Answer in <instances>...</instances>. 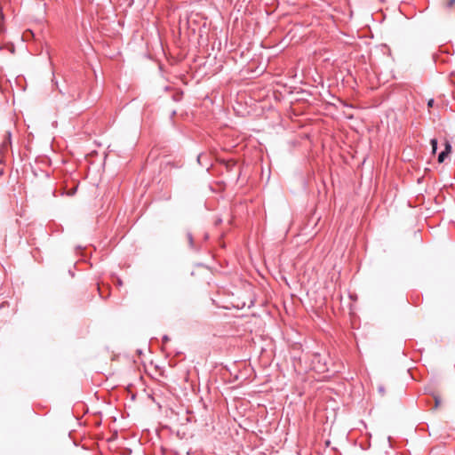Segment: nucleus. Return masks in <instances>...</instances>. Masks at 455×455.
<instances>
[{
    "label": "nucleus",
    "instance_id": "obj_6",
    "mask_svg": "<svg viewBox=\"0 0 455 455\" xmlns=\"http://www.w3.org/2000/svg\"><path fill=\"white\" fill-rule=\"evenodd\" d=\"M433 104H434V100L433 99L429 100L428 102H427V106L429 108H431V107H433Z\"/></svg>",
    "mask_w": 455,
    "mask_h": 455
},
{
    "label": "nucleus",
    "instance_id": "obj_5",
    "mask_svg": "<svg viewBox=\"0 0 455 455\" xmlns=\"http://www.w3.org/2000/svg\"><path fill=\"white\" fill-rule=\"evenodd\" d=\"M455 4V0H447L446 6L447 7H452Z\"/></svg>",
    "mask_w": 455,
    "mask_h": 455
},
{
    "label": "nucleus",
    "instance_id": "obj_8",
    "mask_svg": "<svg viewBox=\"0 0 455 455\" xmlns=\"http://www.w3.org/2000/svg\"><path fill=\"white\" fill-rule=\"evenodd\" d=\"M6 146H7V142L4 141L2 147L6 148Z\"/></svg>",
    "mask_w": 455,
    "mask_h": 455
},
{
    "label": "nucleus",
    "instance_id": "obj_7",
    "mask_svg": "<svg viewBox=\"0 0 455 455\" xmlns=\"http://www.w3.org/2000/svg\"><path fill=\"white\" fill-rule=\"evenodd\" d=\"M6 138L8 140V142L10 141V139H11V133L10 132H7L6 133Z\"/></svg>",
    "mask_w": 455,
    "mask_h": 455
},
{
    "label": "nucleus",
    "instance_id": "obj_4",
    "mask_svg": "<svg viewBox=\"0 0 455 455\" xmlns=\"http://www.w3.org/2000/svg\"><path fill=\"white\" fill-rule=\"evenodd\" d=\"M431 145H432V148H433V152L435 153V150H436V146H437V141H436V140H435V139H434V140H431Z\"/></svg>",
    "mask_w": 455,
    "mask_h": 455
},
{
    "label": "nucleus",
    "instance_id": "obj_1",
    "mask_svg": "<svg viewBox=\"0 0 455 455\" xmlns=\"http://www.w3.org/2000/svg\"><path fill=\"white\" fill-rule=\"evenodd\" d=\"M185 237H186V239L188 241V246L190 248H192L193 247V235H192V234L189 233V232H187L186 235H185Z\"/></svg>",
    "mask_w": 455,
    "mask_h": 455
},
{
    "label": "nucleus",
    "instance_id": "obj_2",
    "mask_svg": "<svg viewBox=\"0 0 455 455\" xmlns=\"http://www.w3.org/2000/svg\"><path fill=\"white\" fill-rule=\"evenodd\" d=\"M448 154L446 152H442L439 156H438V162L439 163H443L444 161V158L445 156H447Z\"/></svg>",
    "mask_w": 455,
    "mask_h": 455
},
{
    "label": "nucleus",
    "instance_id": "obj_3",
    "mask_svg": "<svg viewBox=\"0 0 455 455\" xmlns=\"http://www.w3.org/2000/svg\"><path fill=\"white\" fill-rule=\"evenodd\" d=\"M451 150V144L448 141H446L445 142V149H444L443 152H446L447 154H450Z\"/></svg>",
    "mask_w": 455,
    "mask_h": 455
}]
</instances>
